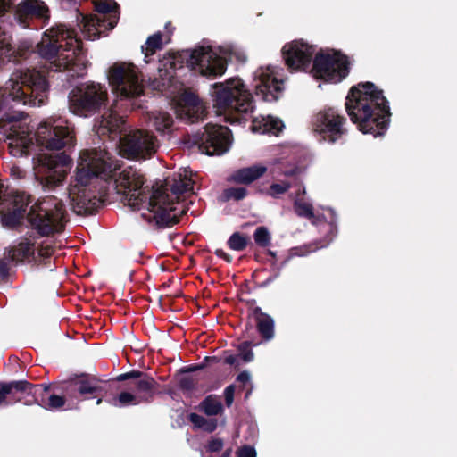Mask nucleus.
<instances>
[{
    "mask_svg": "<svg viewBox=\"0 0 457 457\" xmlns=\"http://www.w3.org/2000/svg\"><path fill=\"white\" fill-rule=\"evenodd\" d=\"M119 166L105 149L80 152L75 177L69 187L71 205L76 213H92L100 206L104 195L93 189L92 181L97 177L106 179Z\"/></svg>",
    "mask_w": 457,
    "mask_h": 457,
    "instance_id": "obj_1",
    "label": "nucleus"
},
{
    "mask_svg": "<svg viewBox=\"0 0 457 457\" xmlns=\"http://www.w3.org/2000/svg\"><path fill=\"white\" fill-rule=\"evenodd\" d=\"M348 115L360 131L380 136L386 129L389 107L382 91L371 82L353 87L345 103Z\"/></svg>",
    "mask_w": 457,
    "mask_h": 457,
    "instance_id": "obj_2",
    "label": "nucleus"
},
{
    "mask_svg": "<svg viewBox=\"0 0 457 457\" xmlns=\"http://www.w3.org/2000/svg\"><path fill=\"white\" fill-rule=\"evenodd\" d=\"M37 49L39 54L50 62L51 69L68 71L71 77L85 74L86 56L74 29L64 25L50 29L45 33Z\"/></svg>",
    "mask_w": 457,
    "mask_h": 457,
    "instance_id": "obj_3",
    "label": "nucleus"
},
{
    "mask_svg": "<svg viewBox=\"0 0 457 457\" xmlns=\"http://www.w3.org/2000/svg\"><path fill=\"white\" fill-rule=\"evenodd\" d=\"M195 180L192 171L180 170L174 175L172 183L154 190L148 203V211L157 224L171 226L188 211L186 198L192 195Z\"/></svg>",
    "mask_w": 457,
    "mask_h": 457,
    "instance_id": "obj_4",
    "label": "nucleus"
},
{
    "mask_svg": "<svg viewBox=\"0 0 457 457\" xmlns=\"http://www.w3.org/2000/svg\"><path fill=\"white\" fill-rule=\"evenodd\" d=\"M96 129L100 137H108L112 141H118L120 154L129 159L150 158L159 145L155 136L147 130L137 129L122 137L126 131L125 120L112 110L102 116Z\"/></svg>",
    "mask_w": 457,
    "mask_h": 457,
    "instance_id": "obj_5",
    "label": "nucleus"
},
{
    "mask_svg": "<svg viewBox=\"0 0 457 457\" xmlns=\"http://www.w3.org/2000/svg\"><path fill=\"white\" fill-rule=\"evenodd\" d=\"M183 60H186L187 65L192 71L203 76H219L226 70L224 59L214 49L209 46H199L192 50L164 56L159 62V77L162 80H170L177 69V63Z\"/></svg>",
    "mask_w": 457,
    "mask_h": 457,
    "instance_id": "obj_6",
    "label": "nucleus"
},
{
    "mask_svg": "<svg viewBox=\"0 0 457 457\" xmlns=\"http://www.w3.org/2000/svg\"><path fill=\"white\" fill-rule=\"evenodd\" d=\"M217 112L225 116V120L234 123L239 122L245 116L253 111V99L240 79H232L216 86Z\"/></svg>",
    "mask_w": 457,
    "mask_h": 457,
    "instance_id": "obj_7",
    "label": "nucleus"
},
{
    "mask_svg": "<svg viewBox=\"0 0 457 457\" xmlns=\"http://www.w3.org/2000/svg\"><path fill=\"white\" fill-rule=\"evenodd\" d=\"M29 118L23 112L12 111L0 118V133L7 140L12 156L27 155L33 145Z\"/></svg>",
    "mask_w": 457,
    "mask_h": 457,
    "instance_id": "obj_8",
    "label": "nucleus"
},
{
    "mask_svg": "<svg viewBox=\"0 0 457 457\" xmlns=\"http://www.w3.org/2000/svg\"><path fill=\"white\" fill-rule=\"evenodd\" d=\"M34 229L43 236L61 232L65 222L64 204L55 196H47L35 203L28 214Z\"/></svg>",
    "mask_w": 457,
    "mask_h": 457,
    "instance_id": "obj_9",
    "label": "nucleus"
},
{
    "mask_svg": "<svg viewBox=\"0 0 457 457\" xmlns=\"http://www.w3.org/2000/svg\"><path fill=\"white\" fill-rule=\"evenodd\" d=\"M108 101L105 86L89 82L81 84L71 90L69 96V108L79 116H89L98 112Z\"/></svg>",
    "mask_w": 457,
    "mask_h": 457,
    "instance_id": "obj_10",
    "label": "nucleus"
},
{
    "mask_svg": "<svg viewBox=\"0 0 457 457\" xmlns=\"http://www.w3.org/2000/svg\"><path fill=\"white\" fill-rule=\"evenodd\" d=\"M36 142L48 150H61L74 145V133L66 120L50 116L43 120L35 133Z\"/></svg>",
    "mask_w": 457,
    "mask_h": 457,
    "instance_id": "obj_11",
    "label": "nucleus"
},
{
    "mask_svg": "<svg viewBox=\"0 0 457 457\" xmlns=\"http://www.w3.org/2000/svg\"><path fill=\"white\" fill-rule=\"evenodd\" d=\"M71 167V160L66 154H40L35 166V176L40 185L53 189L63 183Z\"/></svg>",
    "mask_w": 457,
    "mask_h": 457,
    "instance_id": "obj_12",
    "label": "nucleus"
},
{
    "mask_svg": "<svg viewBox=\"0 0 457 457\" xmlns=\"http://www.w3.org/2000/svg\"><path fill=\"white\" fill-rule=\"evenodd\" d=\"M347 56L333 49H320L316 53V79L337 84L349 73Z\"/></svg>",
    "mask_w": 457,
    "mask_h": 457,
    "instance_id": "obj_13",
    "label": "nucleus"
},
{
    "mask_svg": "<svg viewBox=\"0 0 457 457\" xmlns=\"http://www.w3.org/2000/svg\"><path fill=\"white\" fill-rule=\"evenodd\" d=\"M138 69L132 63H115L109 71L108 79L120 96L130 98L143 94L144 85Z\"/></svg>",
    "mask_w": 457,
    "mask_h": 457,
    "instance_id": "obj_14",
    "label": "nucleus"
},
{
    "mask_svg": "<svg viewBox=\"0 0 457 457\" xmlns=\"http://www.w3.org/2000/svg\"><path fill=\"white\" fill-rule=\"evenodd\" d=\"M145 181L144 174L140 170L128 167L119 174L115 185L117 192L125 197L127 204L137 209L147 198Z\"/></svg>",
    "mask_w": 457,
    "mask_h": 457,
    "instance_id": "obj_15",
    "label": "nucleus"
},
{
    "mask_svg": "<svg viewBox=\"0 0 457 457\" xmlns=\"http://www.w3.org/2000/svg\"><path fill=\"white\" fill-rule=\"evenodd\" d=\"M7 189L0 179V216L4 226L12 228L24 218L30 195L24 192L7 195Z\"/></svg>",
    "mask_w": 457,
    "mask_h": 457,
    "instance_id": "obj_16",
    "label": "nucleus"
},
{
    "mask_svg": "<svg viewBox=\"0 0 457 457\" xmlns=\"http://www.w3.org/2000/svg\"><path fill=\"white\" fill-rule=\"evenodd\" d=\"M155 387L156 382L153 378L142 377L140 379L129 382L127 388L112 399V404L124 407L150 402Z\"/></svg>",
    "mask_w": 457,
    "mask_h": 457,
    "instance_id": "obj_17",
    "label": "nucleus"
},
{
    "mask_svg": "<svg viewBox=\"0 0 457 457\" xmlns=\"http://www.w3.org/2000/svg\"><path fill=\"white\" fill-rule=\"evenodd\" d=\"M282 70L276 67H261L255 72L256 94L264 101L272 102L278 99L282 90L284 79Z\"/></svg>",
    "mask_w": 457,
    "mask_h": 457,
    "instance_id": "obj_18",
    "label": "nucleus"
},
{
    "mask_svg": "<svg viewBox=\"0 0 457 457\" xmlns=\"http://www.w3.org/2000/svg\"><path fill=\"white\" fill-rule=\"evenodd\" d=\"M345 119L334 109L320 112L316 117V140L334 143L345 133Z\"/></svg>",
    "mask_w": 457,
    "mask_h": 457,
    "instance_id": "obj_19",
    "label": "nucleus"
},
{
    "mask_svg": "<svg viewBox=\"0 0 457 457\" xmlns=\"http://www.w3.org/2000/svg\"><path fill=\"white\" fill-rule=\"evenodd\" d=\"M286 65L292 71H306L312 65L313 47L303 40H294L286 44L282 50Z\"/></svg>",
    "mask_w": 457,
    "mask_h": 457,
    "instance_id": "obj_20",
    "label": "nucleus"
},
{
    "mask_svg": "<svg viewBox=\"0 0 457 457\" xmlns=\"http://www.w3.org/2000/svg\"><path fill=\"white\" fill-rule=\"evenodd\" d=\"M230 143L228 128L209 123L204 128L200 148L209 155L221 154L228 151Z\"/></svg>",
    "mask_w": 457,
    "mask_h": 457,
    "instance_id": "obj_21",
    "label": "nucleus"
},
{
    "mask_svg": "<svg viewBox=\"0 0 457 457\" xmlns=\"http://www.w3.org/2000/svg\"><path fill=\"white\" fill-rule=\"evenodd\" d=\"M38 389L25 380L0 382V406L12 405L18 402L25 403L29 394H37Z\"/></svg>",
    "mask_w": 457,
    "mask_h": 457,
    "instance_id": "obj_22",
    "label": "nucleus"
},
{
    "mask_svg": "<svg viewBox=\"0 0 457 457\" xmlns=\"http://www.w3.org/2000/svg\"><path fill=\"white\" fill-rule=\"evenodd\" d=\"M175 112L179 118L195 122L203 116L204 106L196 95L186 90L175 99Z\"/></svg>",
    "mask_w": 457,
    "mask_h": 457,
    "instance_id": "obj_23",
    "label": "nucleus"
},
{
    "mask_svg": "<svg viewBox=\"0 0 457 457\" xmlns=\"http://www.w3.org/2000/svg\"><path fill=\"white\" fill-rule=\"evenodd\" d=\"M33 387L39 388L37 393H30L29 400H25V404L30 405L37 403L48 411H59L65 404V398L62 395L51 394L49 386L44 385H33Z\"/></svg>",
    "mask_w": 457,
    "mask_h": 457,
    "instance_id": "obj_24",
    "label": "nucleus"
},
{
    "mask_svg": "<svg viewBox=\"0 0 457 457\" xmlns=\"http://www.w3.org/2000/svg\"><path fill=\"white\" fill-rule=\"evenodd\" d=\"M16 14L20 23L24 28H29L30 26L29 23V19H49V10L47 6L44 2L39 0H26L20 3Z\"/></svg>",
    "mask_w": 457,
    "mask_h": 457,
    "instance_id": "obj_25",
    "label": "nucleus"
},
{
    "mask_svg": "<svg viewBox=\"0 0 457 457\" xmlns=\"http://www.w3.org/2000/svg\"><path fill=\"white\" fill-rule=\"evenodd\" d=\"M316 231L325 237V242L320 245L323 247L333 237L336 231V216L331 209L321 208L316 211Z\"/></svg>",
    "mask_w": 457,
    "mask_h": 457,
    "instance_id": "obj_26",
    "label": "nucleus"
},
{
    "mask_svg": "<svg viewBox=\"0 0 457 457\" xmlns=\"http://www.w3.org/2000/svg\"><path fill=\"white\" fill-rule=\"evenodd\" d=\"M110 26L112 29V23H106L105 17L98 14H90L83 17L82 20V33L87 39L94 40L104 33Z\"/></svg>",
    "mask_w": 457,
    "mask_h": 457,
    "instance_id": "obj_27",
    "label": "nucleus"
},
{
    "mask_svg": "<svg viewBox=\"0 0 457 457\" xmlns=\"http://www.w3.org/2000/svg\"><path fill=\"white\" fill-rule=\"evenodd\" d=\"M267 170L264 164L255 163L235 170L228 179L237 184L249 185L263 177Z\"/></svg>",
    "mask_w": 457,
    "mask_h": 457,
    "instance_id": "obj_28",
    "label": "nucleus"
},
{
    "mask_svg": "<svg viewBox=\"0 0 457 457\" xmlns=\"http://www.w3.org/2000/svg\"><path fill=\"white\" fill-rule=\"evenodd\" d=\"M6 258L15 263L34 262V261H37L36 247L33 243L28 240L21 241L9 249Z\"/></svg>",
    "mask_w": 457,
    "mask_h": 457,
    "instance_id": "obj_29",
    "label": "nucleus"
},
{
    "mask_svg": "<svg viewBox=\"0 0 457 457\" xmlns=\"http://www.w3.org/2000/svg\"><path fill=\"white\" fill-rule=\"evenodd\" d=\"M283 128V122L271 116L254 118L252 122V130L261 134L278 135Z\"/></svg>",
    "mask_w": 457,
    "mask_h": 457,
    "instance_id": "obj_30",
    "label": "nucleus"
},
{
    "mask_svg": "<svg viewBox=\"0 0 457 457\" xmlns=\"http://www.w3.org/2000/svg\"><path fill=\"white\" fill-rule=\"evenodd\" d=\"M253 316L256 324L257 330L261 337L269 341L274 337V321L266 313L262 312L258 307L253 311Z\"/></svg>",
    "mask_w": 457,
    "mask_h": 457,
    "instance_id": "obj_31",
    "label": "nucleus"
},
{
    "mask_svg": "<svg viewBox=\"0 0 457 457\" xmlns=\"http://www.w3.org/2000/svg\"><path fill=\"white\" fill-rule=\"evenodd\" d=\"M163 34L158 31L150 36L145 46H142V52L145 54V62H149V57L154 55L157 51L161 50L164 45L169 42L164 41Z\"/></svg>",
    "mask_w": 457,
    "mask_h": 457,
    "instance_id": "obj_32",
    "label": "nucleus"
},
{
    "mask_svg": "<svg viewBox=\"0 0 457 457\" xmlns=\"http://www.w3.org/2000/svg\"><path fill=\"white\" fill-rule=\"evenodd\" d=\"M200 409L208 416H215L222 411V403L220 397L209 395L201 403Z\"/></svg>",
    "mask_w": 457,
    "mask_h": 457,
    "instance_id": "obj_33",
    "label": "nucleus"
},
{
    "mask_svg": "<svg viewBox=\"0 0 457 457\" xmlns=\"http://www.w3.org/2000/svg\"><path fill=\"white\" fill-rule=\"evenodd\" d=\"M173 124L172 117L164 112H158L153 115V125L162 133H170Z\"/></svg>",
    "mask_w": 457,
    "mask_h": 457,
    "instance_id": "obj_34",
    "label": "nucleus"
},
{
    "mask_svg": "<svg viewBox=\"0 0 457 457\" xmlns=\"http://www.w3.org/2000/svg\"><path fill=\"white\" fill-rule=\"evenodd\" d=\"M71 391L78 392L80 395L95 393L98 386L94 378H80L70 385Z\"/></svg>",
    "mask_w": 457,
    "mask_h": 457,
    "instance_id": "obj_35",
    "label": "nucleus"
},
{
    "mask_svg": "<svg viewBox=\"0 0 457 457\" xmlns=\"http://www.w3.org/2000/svg\"><path fill=\"white\" fill-rule=\"evenodd\" d=\"M54 253V249L52 242L49 240L44 241L37 248H36L37 261H34V263H46V260H48Z\"/></svg>",
    "mask_w": 457,
    "mask_h": 457,
    "instance_id": "obj_36",
    "label": "nucleus"
},
{
    "mask_svg": "<svg viewBox=\"0 0 457 457\" xmlns=\"http://www.w3.org/2000/svg\"><path fill=\"white\" fill-rule=\"evenodd\" d=\"M95 9L98 15L104 17L107 12L116 11L117 4L113 0H93Z\"/></svg>",
    "mask_w": 457,
    "mask_h": 457,
    "instance_id": "obj_37",
    "label": "nucleus"
},
{
    "mask_svg": "<svg viewBox=\"0 0 457 457\" xmlns=\"http://www.w3.org/2000/svg\"><path fill=\"white\" fill-rule=\"evenodd\" d=\"M228 245L231 250L242 251L247 245V237L240 233H234L228 240Z\"/></svg>",
    "mask_w": 457,
    "mask_h": 457,
    "instance_id": "obj_38",
    "label": "nucleus"
},
{
    "mask_svg": "<svg viewBox=\"0 0 457 457\" xmlns=\"http://www.w3.org/2000/svg\"><path fill=\"white\" fill-rule=\"evenodd\" d=\"M247 195V190L243 187H232L223 191V197L226 200H241Z\"/></svg>",
    "mask_w": 457,
    "mask_h": 457,
    "instance_id": "obj_39",
    "label": "nucleus"
},
{
    "mask_svg": "<svg viewBox=\"0 0 457 457\" xmlns=\"http://www.w3.org/2000/svg\"><path fill=\"white\" fill-rule=\"evenodd\" d=\"M295 212L297 215L311 218L312 216V206L311 204L303 201V198L298 197L295 201Z\"/></svg>",
    "mask_w": 457,
    "mask_h": 457,
    "instance_id": "obj_40",
    "label": "nucleus"
},
{
    "mask_svg": "<svg viewBox=\"0 0 457 457\" xmlns=\"http://www.w3.org/2000/svg\"><path fill=\"white\" fill-rule=\"evenodd\" d=\"M255 243L262 247H266L270 243V235L264 227H259L253 234Z\"/></svg>",
    "mask_w": 457,
    "mask_h": 457,
    "instance_id": "obj_41",
    "label": "nucleus"
},
{
    "mask_svg": "<svg viewBox=\"0 0 457 457\" xmlns=\"http://www.w3.org/2000/svg\"><path fill=\"white\" fill-rule=\"evenodd\" d=\"M289 187L290 186L287 182L273 183L267 190V194L272 197H278L280 195L285 194Z\"/></svg>",
    "mask_w": 457,
    "mask_h": 457,
    "instance_id": "obj_42",
    "label": "nucleus"
},
{
    "mask_svg": "<svg viewBox=\"0 0 457 457\" xmlns=\"http://www.w3.org/2000/svg\"><path fill=\"white\" fill-rule=\"evenodd\" d=\"M239 353L245 361H251L253 358V353L251 350L250 343L245 341L240 343L237 346Z\"/></svg>",
    "mask_w": 457,
    "mask_h": 457,
    "instance_id": "obj_43",
    "label": "nucleus"
},
{
    "mask_svg": "<svg viewBox=\"0 0 457 457\" xmlns=\"http://www.w3.org/2000/svg\"><path fill=\"white\" fill-rule=\"evenodd\" d=\"M189 419L190 421L197 428H203V427H204V425L207 424V420L196 413H191Z\"/></svg>",
    "mask_w": 457,
    "mask_h": 457,
    "instance_id": "obj_44",
    "label": "nucleus"
},
{
    "mask_svg": "<svg viewBox=\"0 0 457 457\" xmlns=\"http://www.w3.org/2000/svg\"><path fill=\"white\" fill-rule=\"evenodd\" d=\"M223 446V442L221 439L219 438H213L211 441H209L207 445V449L209 452H219L221 450Z\"/></svg>",
    "mask_w": 457,
    "mask_h": 457,
    "instance_id": "obj_45",
    "label": "nucleus"
},
{
    "mask_svg": "<svg viewBox=\"0 0 457 457\" xmlns=\"http://www.w3.org/2000/svg\"><path fill=\"white\" fill-rule=\"evenodd\" d=\"M238 457H256L255 450L251 446H243L237 452Z\"/></svg>",
    "mask_w": 457,
    "mask_h": 457,
    "instance_id": "obj_46",
    "label": "nucleus"
},
{
    "mask_svg": "<svg viewBox=\"0 0 457 457\" xmlns=\"http://www.w3.org/2000/svg\"><path fill=\"white\" fill-rule=\"evenodd\" d=\"M235 387L228 386L224 391V396L227 406H230L234 401Z\"/></svg>",
    "mask_w": 457,
    "mask_h": 457,
    "instance_id": "obj_47",
    "label": "nucleus"
},
{
    "mask_svg": "<svg viewBox=\"0 0 457 457\" xmlns=\"http://www.w3.org/2000/svg\"><path fill=\"white\" fill-rule=\"evenodd\" d=\"M175 30V28L172 26L170 21L167 22L164 27V30L162 32L163 34L164 41L170 42L171 36Z\"/></svg>",
    "mask_w": 457,
    "mask_h": 457,
    "instance_id": "obj_48",
    "label": "nucleus"
},
{
    "mask_svg": "<svg viewBox=\"0 0 457 457\" xmlns=\"http://www.w3.org/2000/svg\"><path fill=\"white\" fill-rule=\"evenodd\" d=\"M130 378H141V372L139 371H130L128 373L121 374L118 377V380H125V379H130Z\"/></svg>",
    "mask_w": 457,
    "mask_h": 457,
    "instance_id": "obj_49",
    "label": "nucleus"
},
{
    "mask_svg": "<svg viewBox=\"0 0 457 457\" xmlns=\"http://www.w3.org/2000/svg\"><path fill=\"white\" fill-rule=\"evenodd\" d=\"M13 4V0H0V16Z\"/></svg>",
    "mask_w": 457,
    "mask_h": 457,
    "instance_id": "obj_50",
    "label": "nucleus"
},
{
    "mask_svg": "<svg viewBox=\"0 0 457 457\" xmlns=\"http://www.w3.org/2000/svg\"><path fill=\"white\" fill-rule=\"evenodd\" d=\"M216 427H217L216 420H207V424H205L204 427H203V429L212 432L216 428Z\"/></svg>",
    "mask_w": 457,
    "mask_h": 457,
    "instance_id": "obj_51",
    "label": "nucleus"
},
{
    "mask_svg": "<svg viewBox=\"0 0 457 457\" xmlns=\"http://www.w3.org/2000/svg\"><path fill=\"white\" fill-rule=\"evenodd\" d=\"M180 386L184 389H191L193 387V381L190 378H183L180 381Z\"/></svg>",
    "mask_w": 457,
    "mask_h": 457,
    "instance_id": "obj_52",
    "label": "nucleus"
},
{
    "mask_svg": "<svg viewBox=\"0 0 457 457\" xmlns=\"http://www.w3.org/2000/svg\"><path fill=\"white\" fill-rule=\"evenodd\" d=\"M237 381L240 382V383H247L249 380H250V376L247 372H241L238 376H237Z\"/></svg>",
    "mask_w": 457,
    "mask_h": 457,
    "instance_id": "obj_53",
    "label": "nucleus"
},
{
    "mask_svg": "<svg viewBox=\"0 0 457 457\" xmlns=\"http://www.w3.org/2000/svg\"><path fill=\"white\" fill-rule=\"evenodd\" d=\"M216 254H217L218 256H220V257H222V258H225L227 261H229V260H228V256H227V254H226L222 250H217V251H216Z\"/></svg>",
    "mask_w": 457,
    "mask_h": 457,
    "instance_id": "obj_54",
    "label": "nucleus"
},
{
    "mask_svg": "<svg viewBox=\"0 0 457 457\" xmlns=\"http://www.w3.org/2000/svg\"><path fill=\"white\" fill-rule=\"evenodd\" d=\"M227 362H228V363H231V364H232V363H233V358H232V357H228V358H227Z\"/></svg>",
    "mask_w": 457,
    "mask_h": 457,
    "instance_id": "obj_55",
    "label": "nucleus"
},
{
    "mask_svg": "<svg viewBox=\"0 0 457 457\" xmlns=\"http://www.w3.org/2000/svg\"><path fill=\"white\" fill-rule=\"evenodd\" d=\"M229 454H230V451H227V452L224 453L223 457H228V455H229Z\"/></svg>",
    "mask_w": 457,
    "mask_h": 457,
    "instance_id": "obj_56",
    "label": "nucleus"
},
{
    "mask_svg": "<svg viewBox=\"0 0 457 457\" xmlns=\"http://www.w3.org/2000/svg\"><path fill=\"white\" fill-rule=\"evenodd\" d=\"M101 401H102L101 399H98L97 404H99L101 403Z\"/></svg>",
    "mask_w": 457,
    "mask_h": 457,
    "instance_id": "obj_57",
    "label": "nucleus"
}]
</instances>
